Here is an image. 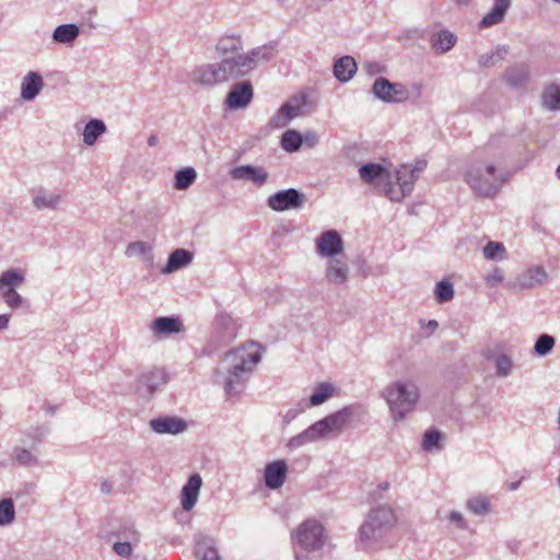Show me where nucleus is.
<instances>
[{
	"instance_id": "obj_60",
	"label": "nucleus",
	"mask_w": 560,
	"mask_h": 560,
	"mask_svg": "<svg viewBox=\"0 0 560 560\" xmlns=\"http://www.w3.org/2000/svg\"><path fill=\"white\" fill-rule=\"evenodd\" d=\"M303 142H305L308 147H314L318 142V137L315 132H306L303 136Z\"/></svg>"
},
{
	"instance_id": "obj_22",
	"label": "nucleus",
	"mask_w": 560,
	"mask_h": 560,
	"mask_svg": "<svg viewBox=\"0 0 560 560\" xmlns=\"http://www.w3.org/2000/svg\"><path fill=\"white\" fill-rule=\"evenodd\" d=\"M150 428L159 434H179L187 428L185 420L177 417H159L150 420Z\"/></svg>"
},
{
	"instance_id": "obj_20",
	"label": "nucleus",
	"mask_w": 560,
	"mask_h": 560,
	"mask_svg": "<svg viewBox=\"0 0 560 560\" xmlns=\"http://www.w3.org/2000/svg\"><path fill=\"white\" fill-rule=\"evenodd\" d=\"M287 471L288 465L283 459L267 464L264 470L266 487L271 490L280 488L285 481Z\"/></svg>"
},
{
	"instance_id": "obj_63",
	"label": "nucleus",
	"mask_w": 560,
	"mask_h": 560,
	"mask_svg": "<svg viewBox=\"0 0 560 560\" xmlns=\"http://www.w3.org/2000/svg\"><path fill=\"white\" fill-rule=\"evenodd\" d=\"M44 409L49 416H54L57 412V407L49 402H45Z\"/></svg>"
},
{
	"instance_id": "obj_64",
	"label": "nucleus",
	"mask_w": 560,
	"mask_h": 560,
	"mask_svg": "<svg viewBox=\"0 0 560 560\" xmlns=\"http://www.w3.org/2000/svg\"><path fill=\"white\" fill-rule=\"evenodd\" d=\"M427 327L431 332H433L439 327V323L435 319H431L427 323Z\"/></svg>"
},
{
	"instance_id": "obj_6",
	"label": "nucleus",
	"mask_w": 560,
	"mask_h": 560,
	"mask_svg": "<svg viewBox=\"0 0 560 560\" xmlns=\"http://www.w3.org/2000/svg\"><path fill=\"white\" fill-rule=\"evenodd\" d=\"M24 281V275L18 269H9L0 275V295L10 308H28V301L16 291Z\"/></svg>"
},
{
	"instance_id": "obj_38",
	"label": "nucleus",
	"mask_w": 560,
	"mask_h": 560,
	"mask_svg": "<svg viewBox=\"0 0 560 560\" xmlns=\"http://www.w3.org/2000/svg\"><path fill=\"white\" fill-rule=\"evenodd\" d=\"M106 131V126L101 119H91L83 129V142L86 145H93L98 137Z\"/></svg>"
},
{
	"instance_id": "obj_8",
	"label": "nucleus",
	"mask_w": 560,
	"mask_h": 560,
	"mask_svg": "<svg viewBox=\"0 0 560 560\" xmlns=\"http://www.w3.org/2000/svg\"><path fill=\"white\" fill-rule=\"evenodd\" d=\"M372 93L376 98L388 104L404 103L411 97L406 84L393 83L384 77H378L374 81Z\"/></svg>"
},
{
	"instance_id": "obj_46",
	"label": "nucleus",
	"mask_w": 560,
	"mask_h": 560,
	"mask_svg": "<svg viewBox=\"0 0 560 560\" xmlns=\"http://www.w3.org/2000/svg\"><path fill=\"white\" fill-rule=\"evenodd\" d=\"M483 255L489 260H503L506 258V249L500 242H489L483 247Z\"/></svg>"
},
{
	"instance_id": "obj_45",
	"label": "nucleus",
	"mask_w": 560,
	"mask_h": 560,
	"mask_svg": "<svg viewBox=\"0 0 560 560\" xmlns=\"http://www.w3.org/2000/svg\"><path fill=\"white\" fill-rule=\"evenodd\" d=\"M434 296L441 304L451 301L454 298V287L452 282L448 280L438 282L434 289Z\"/></svg>"
},
{
	"instance_id": "obj_35",
	"label": "nucleus",
	"mask_w": 560,
	"mask_h": 560,
	"mask_svg": "<svg viewBox=\"0 0 560 560\" xmlns=\"http://www.w3.org/2000/svg\"><path fill=\"white\" fill-rule=\"evenodd\" d=\"M541 106L550 112H560V86L557 84L547 85L541 95Z\"/></svg>"
},
{
	"instance_id": "obj_24",
	"label": "nucleus",
	"mask_w": 560,
	"mask_h": 560,
	"mask_svg": "<svg viewBox=\"0 0 560 560\" xmlns=\"http://www.w3.org/2000/svg\"><path fill=\"white\" fill-rule=\"evenodd\" d=\"M360 179L368 185H375L388 179L389 172L380 163H365L359 167Z\"/></svg>"
},
{
	"instance_id": "obj_19",
	"label": "nucleus",
	"mask_w": 560,
	"mask_h": 560,
	"mask_svg": "<svg viewBox=\"0 0 560 560\" xmlns=\"http://www.w3.org/2000/svg\"><path fill=\"white\" fill-rule=\"evenodd\" d=\"M202 479L199 474H192L184 485L180 492V504L184 511L189 512L198 501Z\"/></svg>"
},
{
	"instance_id": "obj_1",
	"label": "nucleus",
	"mask_w": 560,
	"mask_h": 560,
	"mask_svg": "<svg viewBox=\"0 0 560 560\" xmlns=\"http://www.w3.org/2000/svg\"><path fill=\"white\" fill-rule=\"evenodd\" d=\"M260 360L259 347L255 342L231 350L215 372V382L224 387L229 396L238 394Z\"/></svg>"
},
{
	"instance_id": "obj_23",
	"label": "nucleus",
	"mask_w": 560,
	"mask_h": 560,
	"mask_svg": "<svg viewBox=\"0 0 560 560\" xmlns=\"http://www.w3.org/2000/svg\"><path fill=\"white\" fill-rule=\"evenodd\" d=\"M150 329L156 337H163L184 331V324L178 317L161 316L150 324Z\"/></svg>"
},
{
	"instance_id": "obj_62",
	"label": "nucleus",
	"mask_w": 560,
	"mask_h": 560,
	"mask_svg": "<svg viewBox=\"0 0 560 560\" xmlns=\"http://www.w3.org/2000/svg\"><path fill=\"white\" fill-rule=\"evenodd\" d=\"M112 489H113V483L110 481H108V480L102 481L101 491L103 493H109L112 491Z\"/></svg>"
},
{
	"instance_id": "obj_18",
	"label": "nucleus",
	"mask_w": 560,
	"mask_h": 560,
	"mask_svg": "<svg viewBox=\"0 0 560 560\" xmlns=\"http://www.w3.org/2000/svg\"><path fill=\"white\" fill-rule=\"evenodd\" d=\"M230 176L235 180H249L257 186H262L269 178L264 167L254 165L236 166L230 171Z\"/></svg>"
},
{
	"instance_id": "obj_4",
	"label": "nucleus",
	"mask_w": 560,
	"mask_h": 560,
	"mask_svg": "<svg viewBox=\"0 0 560 560\" xmlns=\"http://www.w3.org/2000/svg\"><path fill=\"white\" fill-rule=\"evenodd\" d=\"M381 396L388 406L392 419L399 422L415 410L420 398V390L411 380H397L389 383L382 390Z\"/></svg>"
},
{
	"instance_id": "obj_51",
	"label": "nucleus",
	"mask_w": 560,
	"mask_h": 560,
	"mask_svg": "<svg viewBox=\"0 0 560 560\" xmlns=\"http://www.w3.org/2000/svg\"><path fill=\"white\" fill-rule=\"evenodd\" d=\"M555 338L550 335L544 334L538 337L535 343V353L544 357L547 355L555 347Z\"/></svg>"
},
{
	"instance_id": "obj_21",
	"label": "nucleus",
	"mask_w": 560,
	"mask_h": 560,
	"mask_svg": "<svg viewBox=\"0 0 560 560\" xmlns=\"http://www.w3.org/2000/svg\"><path fill=\"white\" fill-rule=\"evenodd\" d=\"M236 337L235 327L231 318L222 317L217 320L215 331L210 339L213 349L229 345Z\"/></svg>"
},
{
	"instance_id": "obj_27",
	"label": "nucleus",
	"mask_w": 560,
	"mask_h": 560,
	"mask_svg": "<svg viewBox=\"0 0 560 560\" xmlns=\"http://www.w3.org/2000/svg\"><path fill=\"white\" fill-rule=\"evenodd\" d=\"M510 7L511 0H494L491 10L481 19L480 27L486 28L501 23Z\"/></svg>"
},
{
	"instance_id": "obj_48",
	"label": "nucleus",
	"mask_w": 560,
	"mask_h": 560,
	"mask_svg": "<svg viewBox=\"0 0 560 560\" xmlns=\"http://www.w3.org/2000/svg\"><path fill=\"white\" fill-rule=\"evenodd\" d=\"M49 431L47 427H35L32 428L23 439V443L28 444L31 448H35L44 439L46 433Z\"/></svg>"
},
{
	"instance_id": "obj_33",
	"label": "nucleus",
	"mask_w": 560,
	"mask_h": 560,
	"mask_svg": "<svg viewBox=\"0 0 560 560\" xmlns=\"http://www.w3.org/2000/svg\"><path fill=\"white\" fill-rule=\"evenodd\" d=\"M215 50L222 58L234 56L243 50V43L240 36H223L217 45Z\"/></svg>"
},
{
	"instance_id": "obj_53",
	"label": "nucleus",
	"mask_w": 560,
	"mask_h": 560,
	"mask_svg": "<svg viewBox=\"0 0 560 560\" xmlns=\"http://www.w3.org/2000/svg\"><path fill=\"white\" fill-rule=\"evenodd\" d=\"M441 434L436 430L427 431L423 436L422 446L425 451H429L439 445Z\"/></svg>"
},
{
	"instance_id": "obj_41",
	"label": "nucleus",
	"mask_w": 560,
	"mask_h": 560,
	"mask_svg": "<svg viewBox=\"0 0 560 560\" xmlns=\"http://www.w3.org/2000/svg\"><path fill=\"white\" fill-rule=\"evenodd\" d=\"M197 172L192 167H185L175 173L174 187L177 190L188 189L196 180Z\"/></svg>"
},
{
	"instance_id": "obj_16",
	"label": "nucleus",
	"mask_w": 560,
	"mask_h": 560,
	"mask_svg": "<svg viewBox=\"0 0 560 560\" xmlns=\"http://www.w3.org/2000/svg\"><path fill=\"white\" fill-rule=\"evenodd\" d=\"M406 173L405 168L396 170V180H390V176L388 175V179H385V185L383 188L384 195L394 202H400L402 199L410 195L412 191V183L411 180H407L404 176Z\"/></svg>"
},
{
	"instance_id": "obj_31",
	"label": "nucleus",
	"mask_w": 560,
	"mask_h": 560,
	"mask_svg": "<svg viewBox=\"0 0 560 560\" xmlns=\"http://www.w3.org/2000/svg\"><path fill=\"white\" fill-rule=\"evenodd\" d=\"M167 382V375L163 369L154 368L143 372L139 377V384L147 387L148 392L152 394L159 386Z\"/></svg>"
},
{
	"instance_id": "obj_43",
	"label": "nucleus",
	"mask_w": 560,
	"mask_h": 560,
	"mask_svg": "<svg viewBox=\"0 0 560 560\" xmlns=\"http://www.w3.org/2000/svg\"><path fill=\"white\" fill-rule=\"evenodd\" d=\"M466 508L475 515H487L490 512V501L487 497L476 495L467 500Z\"/></svg>"
},
{
	"instance_id": "obj_52",
	"label": "nucleus",
	"mask_w": 560,
	"mask_h": 560,
	"mask_svg": "<svg viewBox=\"0 0 560 560\" xmlns=\"http://www.w3.org/2000/svg\"><path fill=\"white\" fill-rule=\"evenodd\" d=\"M495 373L498 376L506 377L513 369V361L505 354H499L494 359Z\"/></svg>"
},
{
	"instance_id": "obj_17",
	"label": "nucleus",
	"mask_w": 560,
	"mask_h": 560,
	"mask_svg": "<svg viewBox=\"0 0 560 560\" xmlns=\"http://www.w3.org/2000/svg\"><path fill=\"white\" fill-rule=\"evenodd\" d=\"M349 265L343 256L328 259L325 268V279L335 285H341L349 279Z\"/></svg>"
},
{
	"instance_id": "obj_25",
	"label": "nucleus",
	"mask_w": 560,
	"mask_h": 560,
	"mask_svg": "<svg viewBox=\"0 0 560 560\" xmlns=\"http://www.w3.org/2000/svg\"><path fill=\"white\" fill-rule=\"evenodd\" d=\"M529 67L524 63L510 66L504 71L506 84L514 89L525 86L529 81Z\"/></svg>"
},
{
	"instance_id": "obj_61",
	"label": "nucleus",
	"mask_w": 560,
	"mask_h": 560,
	"mask_svg": "<svg viewBox=\"0 0 560 560\" xmlns=\"http://www.w3.org/2000/svg\"><path fill=\"white\" fill-rule=\"evenodd\" d=\"M10 316H11L10 314H1L0 315V330L8 328Z\"/></svg>"
},
{
	"instance_id": "obj_47",
	"label": "nucleus",
	"mask_w": 560,
	"mask_h": 560,
	"mask_svg": "<svg viewBox=\"0 0 560 560\" xmlns=\"http://www.w3.org/2000/svg\"><path fill=\"white\" fill-rule=\"evenodd\" d=\"M25 447L16 446L13 448V458L22 466H35L38 465L37 457Z\"/></svg>"
},
{
	"instance_id": "obj_7",
	"label": "nucleus",
	"mask_w": 560,
	"mask_h": 560,
	"mask_svg": "<svg viewBox=\"0 0 560 560\" xmlns=\"http://www.w3.org/2000/svg\"><path fill=\"white\" fill-rule=\"evenodd\" d=\"M298 545L306 551H317L325 546L327 536L324 526L316 520L304 521L295 532Z\"/></svg>"
},
{
	"instance_id": "obj_54",
	"label": "nucleus",
	"mask_w": 560,
	"mask_h": 560,
	"mask_svg": "<svg viewBox=\"0 0 560 560\" xmlns=\"http://www.w3.org/2000/svg\"><path fill=\"white\" fill-rule=\"evenodd\" d=\"M162 217L163 211L158 206H150L143 211V220L151 224L158 223Z\"/></svg>"
},
{
	"instance_id": "obj_13",
	"label": "nucleus",
	"mask_w": 560,
	"mask_h": 560,
	"mask_svg": "<svg viewBox=\"0 0 560 560\" xmlns=\"http://www.w3.org/2000/svg\"><path fill=\"white\" fill-rule=\"evenodd\" d=\"M548 279V273L542 266L530 267L521 272L513 281L506 284L509 290L518 292L541 285Z\"/></svg>"
},
{
	"instance_id": "obj_12",
	"label": "nucleus",
	"mask_w": 560,
	"mask_h": 560,
	"mask_svg": "<svg viewBox=\"0 0 560 560\" xmlns=\"http://www.w3.org/2000/svg\"><path fill=\"white\" fill-rule=\"evenodd\" d=\"M306 104L305 96H294L285 102L269 120L272 129L284 128L293 118L302 115V107Z\"/></svg>"
},
{
	"instance_id": "obj_5",
	"label": "nucleus",
	"mask_w": 560,
	"mask_h": 560,
	"mask_svg": "<svg viewBox=\"0 0 560 560\" xmlns=\"http://www.w3.org/2000/svg\"><path fill=\"white\" fill-rule=\"evenodd\" d=\"M397 515L389 505L372 509L359 529L361 542L371 546L383 540L396 526Z\"/></svg>"
},
{
	"instance_id": "obj_28",
	"label": "nucleus",
	"mask_w": 560,
	"mask_h": 560,
	"mask_svg": "<svg viewBox=\"0 0 560 560\" xmlns=\"http://www.w3.org/2000/svg\"><path fill=\"white\" fill-rule=\"evenodd\" d=\"M61 194L39 190L32 198V205L36 210H57L61 203Z\"/></svg>"
},
{
	"instance_id": "obj_59",
	"label": "nucleus",
	"mask_w": 560,
	"mask_h": 560,
	"mask_svg": "<svg viewBox=\"0 0 560 560\" xmlns=\"http://www.w3.org/2000/svg\"><path fill=\"white\" fill-rule=\"evenodd\" d=\"M409 92L411 93L410 100H419L422 96L423 84L421 82H413L410 86H408Z\"/></svg>"
},
{
	"instance_id": "obj_10",
	"label": "nucleus",
	"mask_w": 560,
	"mask_h": 560,
	"mask_svg": "<svg viewBox=\"0 0 560 560\" xmlns=\"http://www.w3.org/2000/svg\"><path fill=\"white\" fill-rule=\"evenodd\" d=\"M305 201V195L295 188H288L269 196L267 205L273 211L283 212L292 209H301Z\"/></svg>"
},
{
	"instance_id": "obj_36",
	"label": "nucleus",
	"mask_w": 560,
	"mask_h": 560,
	"mask_svg": "<svg viewBox=\"0 0 560 560\" xmlns=\"http://www.w3.org/2000/svg\"><path fill=\"white\" fill-rule=\"evenodd\" d=\"M509 54V47L499 45L494 49L485 52L478 57V65L481 68L494 67L498 62L502 61Z\"/></svg>"
},
{
	"instance_id": "obj_55",
	"label": "nucleus",
	"mask_w": 560,
	"mask_h": 560,
	"mask_svg": "<svg viewBox=\"0 0 560 560\" xmlns=\"http://www.w3.org/2000/svg\"><path fill=\"white\" fill-rule=\"evenodd\" d=\"M504 280V273L501 268H494L486 277L485 281L488 287L494 288Z\"/></svg>"
},
{
	"instance_id": "obj_37",
	"label": "nucleus",
	"mask_w": 560,
	"mask_h": 560,
	"mask_svg": "<svg viewBox=\"0 0 560 560\" xmlns=\"http://www.w3.org/2000/svg\"><path fill=\"white\" fill-rule=\"evenodd\" d=\"M196 553L200 560H221L214 541L210 537H200L197 540Z\"/></svg>"
},
{
	"instance_id": "obj_2",
	"label": "nucleus",
	"mask_w": 560,
	"mask_h": 560,
	"mask_svg": "<svg viewBox=\"0 0 560 560\" xmlns=\"http://www.w3.org/2000/svg\"><path fill=\"white\" fill-rule=\"evenodd\" d=\"M502 156L493 152L489 142L485 148V156L471 161L464 173V179L479 197L493 198L500 191L506 175L499 167Z\"/></svg>"
},
{
	"instance_id": "obj_15",
	"label": "nucleus",
	"mask_w": 560,
	"mask_h": 560,
	"mask_svg": "<svg viewBox=\"0 0 560 560\" xmlns=\"http://www.w3.org/2000/svg\"><path fill=\"white\" fill-rule=\"evenodd\" d=\"M254 97L253 84L249 81H241L232 85L224 104L232 110L245 108Z\"/></svg>"
},
{
	"instance_id": "obj_50",
	"label": "nucleus",
	"mask_w": 560,
	"mask_h": 560,
	"mask_svg": "<svg viewBox=\"0 0 560 560\" xmlns=\"http://www.w3.org/2000/svg\"><path fill=\"white\" fill-rule=\"evenodd\" d=\"M427 162L424 160H418L413 164H402L398 168H405L406 173L404 174L407 180H411L412 186L415 182L418 179L420 173L425 168Z\"/></svg>"
},
{
	"instance_id": "obj_9",
	"label": "nucleus",
	"mask_w": 560,
	"mask_h": 560,
	"mask_svg": "<svg viewBox=\"0 0 560 560\" xmlns=\"http://www.w3.org/2000/svg\"><path fill=\"white\" fill-rule=\"evenodd\" d=\"M189 79L192 84L201 88H213L226 82L220 61L195 67L189 73Z\"/></svg>"
},
{
	"instance_id": "obj_56",
	"label": "nucleus",
	"mask_w": 560,
	"mask_h": 560,
	"mask_svg": "<svg viewBox=\"0 0 560 560\" xmlns=\"http://www.w3.org/2000/svg\"><path fill=\"white\" fill-rule=\"evenodd\" d=\"M362 69L371 77L384 73L386 70L384 65L376 61H368L363 63Z\"/></svg>"
},
{
	"instance_id": "obj_34",
	"label": "nucleus",
	"mask_w": 560,
	"mask_h": 560,
	"mask_svg": "<svg viewBox=\"0 0 560 560\" xmlns=\"http://www.w3.org/2000/svg\"><path fill=\"white\" fill-rule=\"evenodd\" d=\"M80 35V28L77 24L68 23L58 25L52 32V40L58 44L70 45Z\"/></svg>"
},
{
	"instance_id": "obj_30",
	"label": "nucleus",
	"mask_w": 560,
	"mask_h": 560,
	"mask_svg": "<svg viewBox=\"0 0 560 560\" xmlns=\"http://www.w3.org/2000/svg\"><path fill=\"white\" fill-rule=\"evenodd\" d=\"M357 62L351 56L339 58L334 65V74L340 82L350 81L357 72Z\"/></svg>"
},
{
	"instance_id": "obj_42",
	"label": "nucleus",
	"mask_w": 560,
	"mask_h": 560,
	"mask_svg": "<svg viewBox=\"0 0 560 560\" xmlns=\"http://www.w3.org/2000/svg\"><path fill=\"white\" fill-rule=\"evenodd\" d=\"M303 143V136L294 130H287L281 137V147L287 152L298 151Z\"/></svg>"
},
{
	"instance_id": "obj_32",
	"label": "nucleus",
	"mask_w": 560,
	"mask_h": 560,
	"mask_svg": "<svg viewBox=\"0 0 560 560\" xmlns=\"http://www.w3.org/2000/svg\"><path fill=\"white\" fill-rule=\"evenodd\" d=\"M457 37L450 31L443 30L432 34L431 48L435 54H444L451 50L456 44Z\"/></svg>"
},
{
	"instance_id": "obj_3",
	"label": "nucleus",
	"mask_w": 560,
	"mask_h": 560,
	"mask_svg": "<svg viewBox=\"0 0 560 560\" xmlns=\"http://www.w3.org/2000/svg\"><path fill=\"white\" fill-rule=\"evenodd\" d=\"M364 413L365 410L361 405L345 406L340 410L316 421L303 432L292 436L288 441L287 447L293 451L305 444L327 439L330 435H339L351 420H359Z\"/></svg>"
},
{
	"instance_id": "obj_57",
	"label": "nucleus",
	"mask_w": 560,
	"mask_h": 560,
	"mask_svg": "<svg viewBox=\"0 0 560 560\" xmlns=\"http://www.w3.org/2000/svg\"><path fill=\"white\" fill-rule=\"evenodd\" d=\"M113 549L120 557H129L132 552V547L129 541H117L114 544Z\"/></svg>"
},
{
	"instance_id": "obj_58",
	"label": "nucleus",
	"mask_w": 560,
	"mask_h": 560,
	"mask_svg": "<svg viewBox=\"0 0 560 560\" xmlns=\"http://www.w3.org/2000/svg\"><path fill=\"white\" fill-rule=\"evenodd\" d=\"M451 523H454L458 529H466L467 523L460 512L452 511L447 517Z\"/></svg>"
},
{
	"instance_id": "obj_14",
	"label": "nucleus",
	"mask_w": 560,
	"mask_h": 560,
	"mask_svg": "<svg viewBox=\"0 0 560 560\" xmlns=\"http://www.w3.org/2000/svg\"><path fill=\"white\" fill-rule=\"evenodd\" d=\"M343 241L336 230L325 231L316 238V253L323 258L343 256Z\"/></svg>"
},
{
	"instance_id": "obj_11",
	"label": "nucleus",
	"mask_w": 560,
	"mask_h": 560,
	"mask_svg": "<svg viewBox=\"0 0 560 560\" xmlns=\"http://www.w3.org/2000/svg\"><path fill=\"white\" fill-rule=\"evenodd\" d=\"M225 81L237 80L253 71V59L246 54H237L220 60Z\"/></svg>"
},
{
	"instance_id": "obj_49",
	"label": "nucleus",
	"mask_w": 560,
	"mask_h": 560,
	"mask_svg": "<svg viewBox=\"0 0 560 560\" xmlns=\"http://www.w3.org/2000/svg\"><path fill=\"white\" fill-rule=\"evenodd\" d=\"M152 250V247L149 243L143 241H136L131 242L127 245L125 255L127 257H138V256H145L150 254Z\"/></svg>"
},
{
	"instance_id": "obj_29",
	"label": "nucleus",
	"mask_w": 560,
	"mask_h": 560,
	"mask_svg": "<svg viewBox=\"0 0 560 560\" xmlns=\"http://www.w3.org/2000/svg\"><path fill=\"white\" fill-rule=\"evenodd\" d=\"M192 258L194 255L191 252L184 248H177L170 254L167 262L163 267L162 272L171 273L180 268H184L192 261Z\"/></svg>"
},
{
	"instance_id": "obj_39",
	"label": "nucleus",
	"mask_w": 560,
	"mask_h": 560,
	"mask_svg": "<svg viewBox=\"0 0 560 560\" xmlns=\"http://www.w3.org/2000/svg\"><path fill=\"white\" fill-rule=\"evenodd\" d=\"M336 388L332 384L323 382L315 386L313 394L310 396L308 405L312 407L319 406L335 395Z\"/></svg>"
},
{
	"instance_id": "obj_44",
	"label": "nucleus",
	"mask_w": 560,
	"mask_h": 560,
	"mask_svg": "<svg viewBox=\"0 0 560 560\" xmlns=\"http://www.w3.org/2000/svg\"><path fill=\"white\" fill-rule=\"evenodd\" d=\"M15 520L14 502L11 498L0 500V526H8Z\"/></svg>"
},
{
	"instance_id": "obj_26",
	"label": "nucleus",
	"mask_w": 560,
	"mask_h": 560,
	"mask_svg": "<svg viewBox=\"0 0 560 560\" xmlns=\"http://www.w3.org/2000/svg\"><path fill=\"white\" fill-rule=\"evenodd\" d=\"M44 86L43 78L35 71L28 72L21 83V97L24 101H33Z\"/></svg>"
},
{
	"instance_id": "obj_40",
	"label": "nucleus",
	"mask_w": 560,
	"mask_h": 560,
	"mask_svg": "<svg viewBox=\"0 0 560 560\" xmlns=\"http://www.w3.org/2000/svg\"><path fill=\"white\" fill-rule=\"evenodd\" d=\"M277 51V44H267L262 46H258L256 48H253L248 52H246L247 56L253 59V70L257 67L259 62H267L271 58H273L275 54Z\"/></svg>"
}]
</instances>
